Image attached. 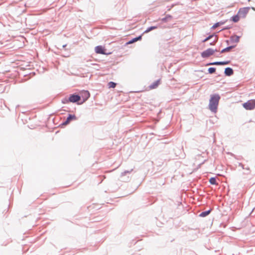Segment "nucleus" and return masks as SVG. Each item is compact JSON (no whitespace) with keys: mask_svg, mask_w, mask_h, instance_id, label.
I'll use <instances>...</instances> for the list:
<instances>
[{"mask_svg":"<svg viewBox=\"0 0 255 255\" xmlns=\"http://www.w3.org/2000/svg\"><path fill=\"white\" fill-rule=\"evenodd\" d=\"M217 40L216 36L215 37V40L210 43L211 45H214Z\"/></svg>","mask_w":255,"mask_h":255,"instance_id":"obj_22","label":"nucleus"},{"mask_svg":"<svg viewBox=\"0 0 255 255\" xmlns=\"http://www.w3.org/2000/svg\"><path fill=\"white\" fill-rule=\"evenodd\" d=\"M215 51H218V50H214L212 49L209 48L201 53V56L203 58L208 57L210 56L211 55H213Z\"/></svg>","mask_w":255,"mask_h":255,"instance_id":"obj_4","label":"nucleus"},{"mask_svg":"<svg viewBox=\"0 0 255 255\" xmlns=\"http://www.w3.org/2000/svg\"><path fill=\"white\" fill-rule=\"evenodd\" d=\"M209 182L210 184L213 185H217L218 183H217L216 179L214 177H212L209 179Z\"/></svg>","mask_w":255,"mask_h":255,"instance_id":"obj_15","label":"nucleus"},{"mask_svg":"<svg viewBox=\"0 0 255 255\" xmlns=\"http://www.w3.org/2000/svg\"><path fill=\"white\" fill-rule=\"evenodd\" d=\"M224 23L223 22H222V23H220V22H217L216 23H215L212 27V29H215L216 28H217V27H218L219 25H220L221 24H223Z\"/></svg>","mask_w":255,"mask_h":255,"instance_id":"obj_19","label":"nucleus"},{"mask_svg":"<svg viewBox=\"0 0 255 255\" xmlns=\"http://www.w3.org/2000/svg\"><path fill=\"white\" fill-rule=\"evenodd\" d=\"M117 85V84L113 82H110L108 84L109 88H115Z\"/></svg>","mask_w":255,"mask_h":255,"instance_id":"obj_14","label":"nucleus"},{"mask_svg":"<svg viewBox=\"0 0 255 255\" xmlns=\"http://www.w3.org/2000/svg\"><path fill=\"white\" fill-rule=\"evenodd\" d=\"M208 71L210 74L214 73L216 71V69L213 67H211L208 69Z\"/></svg>","mask_w":255,"mask_h":255,"instance_id":"obj_20","label":"nucleus"},{"mask_svg":"<svg viewBox=\"0 0 255 255\" xmlns=\"http://www.w3.org/2000/svg\"><path fill=\"white\" fill-rule=\"evenodd\" d=\"M243 107L247 110H253L255 108V100H250L243 104Z\"/></svg>","mask_w":255,"mask_h":255,"instance_id":"obj_2","label":"nucleus"},{"mask_svg":"<svg viewBox=\"0 0 255 255\" xmlns=\"http://www.w3.org/2000/svg\"><path fill=\"white\" fill-rule=\"evenodd\" d=\"M90 93L87 91H84L81 93V96L83 98L84 101L87 100L90 97Z\"/></svg>","mask_w":255,"mask_h":255,"instance_id":"obj_9","label":"nucleus"},{"mask_svg":"<svg viewBox=\"0 0 255 255\" xmlns=\"http://www.w3.org/2000/svg\"><path fill=\"white\" fill-rule=\"evenodd\" d=\"M210 211L203 212L200 214V216L201 217H206L210 213Z\"/></svg>","mask_w":255,"mask_h":255,"instance_id":"obj_16","label":"nucleus"},{"mask_svg":"<svg viewBox=\"0 0 255 255\" xmlns=\"http://www.w3.org/2000/svg\"><path fill=\"white\" fill-rule=\"evenodd\" d=\"M230 61H224V62H215L213 63H210L209 65H224L229 64Z\"/></svg>","mask_w":255,"mask_h":255,"instance_id":"obj_10","label":"nucleus"},{"mask_svg":"<svg viewBox=\"0 0 255 255\" xmlns=\"http://www.w3.org/2000/svg\"><path fill=\"white\" fill-rule=\"evenodd\" d=\"M213 36H213V35L209 36L208 37H207L206 39H205L203 41V42H206V41H208V40H209L210 39H211V38H212Z\"/></svg>","mask_w":255,"mask_h":255,"instance_id":"obj_21","label":"nucleus"},{"mask_svg":"<svg viewBox=\"0 0 255 255\" xmlns=\"http://www.w3.org/2000/svg\"><path fill=\"white\" fill-rule=\"evenodd\" d=\"M220 99L219 95L217 94L213 95L211 96L209 107L211 111L214 113L217 112Z\"/></svg>","mask_w":255,"mask_h":255,"instance_id":"obj_1","label":"nucleus"},{"mask_svg":"<svg viewBox=\"0 0 255 255\" xmlns=\"http://www.w3.org/2000/svg\"><path fill=\"white\" fill-rule=\"evenodd\" d=\"M240 17H241L240 16V15L238 13L237 15H234V16H233L232 17V20L233 21H234V22H238L239 21Z\"/></svg>","mask_w":255,"mask_h":255,"instance_id":"obj_12","label":"nucleus"},{"mask_svg":"<svg viewBox=\"0 0 255 255\" xmlns=\"http://www.w3.org/2000/svg\"><path fill=\"white\" fill-rule=\"evenodd\" d=\"M232 48V46H230V47H227L226 48H224V49H223L221 51V53H224V52H228L230 51V50Z\"/></svg>","mask_w":255,"mask_h":255,"instance_id":"obj_18","label":"nucleus"},{"mask_svg":"<svg viewBox=\"0 0 255 255\" xmlns=\"http://www.w3.org/2000/svg\"><path fill=\"white\" fill-rule=\"evenodd\" d=\"M250 9L249 7L241 8L239 9L238 13L241 17L245 18L248 13Z\"/></svg>","mask_w":255,"mask_h":255,"instance_id":"obj_3","label":"nucleus"},{"mask_svg":"<svg viewBox=\"0 0 255 255\" xmlns=\"http://www.w3.org/2000/svg\"><path fill=\"white\" fill-rule=\"evenodd\" d=\"M225 74L227 76H231L233 74V70L231 68H227L225 69Z\"/></svg>","mask_w":255,"mask_h":255,"instance_id":"obj_11","label":"nucleus"},{"mask_svg":"<svg viewBox=\"0 0 255 255\" xmlns=\"http://www.w3.org/2000/svg\"><path fill=\"white\" fill-rule=\"evenodd\" d=\"M81 99L80 96L76 95H71L68 100L65 99L66 103L68 102H72V103H75L76 102L79 101Z\"/></svg>","mask_w":255,"mask_h":255,"instance_id":"obj_5","label":"nucleus"},{"mask_svg":"<svg viewBox=\"0 0 255 255\" xmlns=\"http://www.w3.org/2000/svg\"><path fill=\"white\" fill-rule=\"evenodd\" d=\"M141 36L140 35V36H138L137 37L134 38L133 39H132L131 40L129 41V42H128L127 43V44H131V43H132L133 42H135L137 41L138 40L141 39Z\"/></svg>","mask_w":255,"mask_h":255,"instance_id":"obj_13","label":"nucleus"},{"mask_svg":"<svg viewBox=\"0 0 255 255\" xmlns=\"http://www.w3.org/2000/svg\"><path fill=\"white\" fill-rule=\"evenodd\" d=\"M95 52L97 54H105V49L102 46H98L95 47Z\"/></svg>","mask_w":255,"mask_h":255,"instance_id":"obj_8","label":"nucleus"},{"mask_svg":"<svg viewBox=\"0 0 255 255\" xmlns=\"http://www.w3.org/2000/svg\"><path fill=\"white\" fill-rule=\"evenodd\" d=\"M157 28V26H151L150 27H148L145 31V33H147L149 31H150L151 30H153V29H156Z\"/></svg>","mask_w":255,"mask_h":255,"instance_id":"obj_17","label":"nucleus"},{"mask_svg":"<svg viewBox=\"0 0 255 255\" xmlns=\"http://www.w3.org/2000/svg\"><path fill=\"white\" fill-rule=\"evenodd\" d=\"M77 119L76 117L74 115H69L68 117L67 118L65 122L63 123L62 125L66 126L69 124L71 121L76 120Z\"/></svg>","mask_w":255,"mask_h":255,"instance_id":"obj_7","label":"nucleus"},{"mask_svg":"<svg viewBox=\"0 0 255 255\" xmlns=\"http://www.w3.org/2000/svg\"><path fill=\"white\" fill-rule=\"evenodd\" d=\"M160 80H158L155 81L154 83H153L150 86H149L147 88L146 90L149 91V90L156 89L158 87V86L160 85Z\"/></svg>","mask_w":255,"mask_h":255,"instance_id":"obj_6","label":"nucleus"}]
</instances>
